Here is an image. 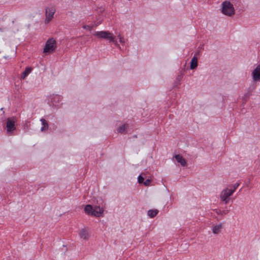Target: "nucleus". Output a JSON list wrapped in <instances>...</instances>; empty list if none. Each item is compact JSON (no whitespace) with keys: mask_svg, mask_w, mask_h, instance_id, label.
<instances>
[{"mask_svg":"<svg viewBox=\"0 0 260 260\" xmlns=\"http://www.w3.org/2000/svg\"><path fill=\"white\" fill-rule=\"evenodd\" d=\"M221 12L227 16H232L235 14V8L233 4L229 0L223 1L221 4Z\"/></svg>","mask_w":260,"mask_h":260,"instance_id":"obj_1","label":"nucleus"},{"mask_svg":"<svg viewBox=\"0 0 260 260\" xmlns=\"http://www.w3.org/2000/svg\"><path fill=\"white\" fill-rule=\"evenodd\" d=\"M84 211L87 214L99 217L103 216L104 209L100 206L92 207L90 205H87L84 208Z\"/></svg>","mask_w":260,"mask_h":260,"instance_id":"obj_2","label":"nucleus"},{"mask_svg":"<svg viewBox=\"0 0 260 260\" xmlns=\"http://www.w3.org/2000/svg\"><path fill=\"white\" fill-rule=\"evenodd\" d=\"M94 35L99 38L107 40L110 43L113 42L115 45H117V42L115 39V37L113 36L112 33L108 31H96Z\"/></svg>","mask_w":260,"mask_h":260,"instance_id":"obj_3","label":"nucleus"},{"mask_svg":"<svg viewBox=\"0 0 260 260\" xmlns=\"http://www.w3.org/2000/svg\"><path fill=\"white\" fill-rule=\"evenodd\" d=\"M56 12V8L54 6H49L46 8L45 23H48L53 18Z\"/></svg>","mask_w":260,"mask_h":260,"instance_id":"obj_4","label":"nucleus"},{"mask_svg":"<svg viewBox=\"0 0 260 260\" xmlns=\"http://www.w3.org/2000/svg\"><path fill=\"white\" fill-rule=\"evenodd\" d=\"M56 48V42L53 38L48 39L44 48V52L51 53L53 52Z\"/></svg>","mask_w":260,"mask_h":260,"instance_id":"obj_5","label":"nucleus"},{"mask_svg":"<svg viewBox=\"0 0 260 260\" xmlns=\"http://www.w3.org/2000/svg\"><path fill=\"white\" fill-rule=\"evenodd\" d=\"M233 193V190H231L229 188L224 189L220 193V199L225 204H228L229 202V197Z\"/></svg>","mask_w":260,"mask_h":260,"instance_id":"obj_6","label":"nucleus"},{"mask_svg":"<svg viewBox=\"0 0 260 260\" xmlns=\"http://www.w3.org/2000/svg\"><path fill=\"white\" fill-rule=\"evenodd\" d=\"M252 79L254 82L260 81V64L258 65L251 73Z\"/></svg>","mask_w":260,"mask_h":260,"instance_id":"obj_7","label":"nucleus"},{"mask_svg":"<svg viewBox=\"0 0 260 260\" xmlns=\"http://www.w3.org/2000/svg\"><path fill=\"white\" fill-rule=\"evenodd\" d=\"M79 237L81 239L87 241L89 238V233L88 230L84 228L80 230L79 233Z\"/></svg>","mask_w":260,"mask_h":260,"instance_id":"obj_8","label":"nucleus"},{"mask_svg":"<svg viewBox=\"0 0 260 260\" xmlns=\"http://www.w3.org/2000/svg\"><path fill=\"white\" fill-rule=\"evenodd\" d=\"M7 131L8 133H12L15 129L14 121L8 118L7 121Z\"/></svg>","mask_w":260,"mask_h":260,"instance_id":"obj_9","label":"nucleus"},{"mask_svg":"<svg viewBox=\"0 0 260 260\" xmlns=\"http://www.w3.org/2000/svg\"><path fill=\"white\" fill-rule=\"evenodd\" d=\"M175 158L177 162L180 163L182 166L185 167L186 166L187 163L185 159L181 155H175Z\"/></svg>","mask_w":260,"mask_h":260,"instance_id":"obj_10","label":"nucleus"},{"mask_svg":"<svg viewBox=\"0 0 260 260\" xmlns=\"http://www.w3.org/2000/svg\"><path fill=\"white\" fill-rule=\"evenodd\" d=\"M222 229V223H219L217 225H213L212 227V232L214 234H218L219 233Z\"/></svg>","mask_w":260,"mask_h":260,"instance_id":"obj_11","label":"nucleus"},{"mask_svg":"<svg viewBox=\"0 0 260 260\" xmlns=\"http://www.w3.org/2000/svg\"><path fill=\"white\" fill-rule=\"evenodd\" d=\"M198 66V58L197 56H194L190 61V69H194Z\"/></svg>","mask_w":260,"mask_h":260,"instance_id":"obj_12","label":"nucleus"},{"mask_svg":"<svg viewBox=\"0 0 260 260\" xmlns=\"http://www.w3.org/2000/svg\"><path fill=\"white\" fill-rule=\"evenodd\" d=\"M32 68L31 67L26 68L25 70L23 72L21 78L24 79L29 74L31 73Z\"/></svg>","mask_w":260,"mask_h":260,"instance_id":"obj_13","label":"nucleus"},{"mask_svg":"<svg viewBox=\"0 0 260 260\" xmlns=\"http://www.w3.org/2000/svg\"><path fill=\"white\" fill-rule=\"evenodd\" d=\"M158 212V211L157 209H153V210H149L148 211L147 214H148V215L150 217L153 218L157 215Z\"/></svg>","mask_w":260,"mask_h":260,"instance_id":"obj_14","label":"nucleus"},{"mask_svg":"<svg viewBox=\"0 0 260 260\" xmlns=\"http://www.w3.org/2000/svg\"><path fill=\"white\" fill-rule=\"evenodd\" d=\"M40 120L42 122V125H43V126L41 127V131L43 132L48 129V124L47 121L44 119H41Z\"/></svg>","mask_w":260,"mask_h":260,"instance_id":"obj_15","label":"nucleus"},{"mask_svg":"<svg viewBox=\"0 0 260 260\" xmlns=\"http://www.w3.org/2000/svg\"><path fill=\"white\" fill-rule=\"evenodd\" d=\"M125 128H126V125L125 124H123L120 126H119L118 129H117V131L118 133H122L124 132L125 129Z\"/></svg>","mask_w":260,"mask_h":260,"instance_id":"obj_16","label":"nucleus"},{"mask_svg":"<svg viewBox=\"0 0 260 260\" xmlns=\"http://www.w3.org/2000/svg\"><path fill=\"white\" fill-rule=\"evenodd\" d=\"M118 38L119 39V42L121 44H124L125 43L124 39L123 37H122L120 35H118Z\"/></svg>","mask_w":260,"mask_h":260,"instance_id":"obj_17","label":"nucleus"},{"mask_svg":"<svg viewBox=\"0 0 260 260\" xmlns=\"http://www.w3.org/2000/svg\"><path fill=\"white\" fill-rule=\"evenodd\" d=\"M239 183H235L234 186H233V189H230L231 190H233V193L235 191L236 189L237 188V187H238L239 186Z\"/></svg>","mask_w":260,"mask_h":260,"instance_id":"obj_18","label":"nucleus"},{"mask_svg":"<svg viewBox=\"0 0 260 260\" xmlns=\"http://www.w3.org/2000/svg\"><path fill=\"white\" fill-rule=\"evenodd\" d=\"M138 182L139 183H142L143 182V181L144 180V177H143L142 176L140 175L139 177H138Z\"/></svg>","mask_w":260,"mask_h":260,"instance_id":"obj_19","label":"nucleus"},{"mask_svg":"<svg viewBox=\"0 0 260 260\" xmlns=\"http://www.w3.org/2000/svg\"><path fill=\"white\" fill-rule=\"evenodd\" d=\"M151 182V180L150 179H147L144 182V185H145L146 186H148L150 184Z\"/></svg>","mask_w":260,"mask_h":260,"instance_id":"obj_20","label":"nucleus"},{"mask_svg":"<svg viewBox=\"0 0 260 260\" xmlns=\"http://www.w3.org/2000/svg\"><path fill=\"white\" fill-rule=\"evenodd\" d=\"M83 28H85V29H87L89 30H91L92 29V27L91 26H89L88 25H87V26H83Z\"/></svg>","mask_w":260,"mask_h":260,"instance_id":"obj_21","label":"nucleus"}]
</instances>
